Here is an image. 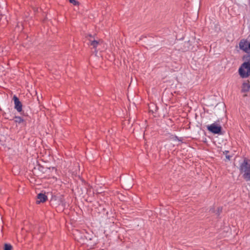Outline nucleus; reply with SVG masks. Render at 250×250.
I'll return each mask as SVG.
<instances>
[{
	"instance_id": "1",
	"label": "nucleus",
	"mask_w": 250,
	"mask_h": 250,
	"mask_svg": "<svg viewBox=\"0 0 250 250\" xmlns=\"http://www.w3.org/2000/svg\"><path fill=\"white\" fill-rule=\"evenodd\" d=\"M238 73L241 78H248L250 76V62H243L238 69Z\"/></svg>"
},
{
	"instance_id": "2",
	"label": "nucleus",
	"mask_w": 250,
	"mask_h": 250,
	"mask_svg": "<svg viewBox=\"0 0 250 250\" xmlns=\"http://www.w3.org/2000/svg\"><path fill=\"white\" fill-rule=\"evenodd\" d=\"M208 130L211 133L214 134H222V127L221 125L216 123H213L207 126Z\"/></svg>"
},
{
	"instance_id": "3",
	"label": "nucleus",
	"mask_w": 250,
	"mask_h": 250,
	"mask_svg": "<svg viewBox=\"0 0 250 250\" xmlns=\"http://www.w3.org/2000/svg\"><path fill=\"white\" fill-rule=\"evenodd\" d=\"M250 170V160L245 158L243 162L240 166L241 173H245Z\"/></svg>"
},
{
	"instance_id": "4",
	"label": "nucleus",
	"mask_w": 250,
	"mask_h": 250,
	"mask_svg": "<svg viewBox=\"0 0 250 250\" xmlns=\"http://www.w3.org/2000/svg\"><path fill=\"white\" fill-rule=\"evenodd\" d=\"M85 37L89 41L88 45L92 46L94 48L96 49L100 43L99 41L95 40L94 36L91 34L87 35Z\"/></svg>"
},
{
	"instance_id": "5",
	"label": "nucleus",
	"mask_w": 250,
	"mask_h": 250,
	"mask_svg": "<svg viewBox=\"0 0 250 250\" xmlns=\"http://www.w3.org/2000/svg\"><path fill=\"white\" fill-rule=\"evenodd\" d=\"M13 100L14 102L15 108L18 112L21 113L22 111V104L20 101L19 99L16 95H14Z\"/></svg>"
},
{
	"instance_id": "6",
	"label": "nucleus",
	"mask_w": 250,
	"mask_h": 250,
	"mask_svg": "<svg viewBox=\"0 0 250 250\" xmlns=\"http://www.w3.org/2000/svg\"><path fill=\"white\" fill-rule=\"evenodd\" d=\"M248 41L245 39H242L239 43V48L245 52H249L248 46H247Z\"/></svg>"
},
{
	"instance_id": "7",
	"label": "nucleus",
	"mask_w": 250,
	"mask_h": 250,
	"mask_svg": "<svg viewBox=\"0 0 250 250\" xmlns=\"http://www.w3.org/2000/svg\"><path fill=\"white\" fill-rule=\"evenodd\" d=\"M37 204H40L41 203H44L47 200V196L45 193H40L37 195Z\"/></svg>"
},
{
	"instance_id": "8",
	"label": "nucleus",
	"mask_w": 250,
	"mask_h": 250,
	"mask_svg": "<svg viewBox=\"0 0 250 250\" xmlns=\"http://www.w3.org/2000/svg\"><path fill=\"white\" fill-rule=\"evenodd\" d=\"M14 122L18 124H22L24 126H26V121L21 117L15 116L14 118Z\"/></svg>"
},
{
	"instance_id": "9",
	"label": "nucleus",
	"mask_w": 250,
	"mask_h": 250,
	"mask_svg": "<svg viewBox=\"0 0 250 250\" xmlns=\"http://www.w3.org/2000/svg\"><path fill=\"white\" fill-rule=\"evenodd\" d=\"M250 89V84L249 81L247 82L243 83L242 86L241 92H248Z\"/></svg>"
},
{
	"instance_id": "10",
	"label": "nucleus",
	"mask_w": 250,
	"mask_h": 250,
	"mask_svg": "<svg viewBox=\"0 0 250 250\" xmlns=\"http://www.w3.org/2000/svg\"><path fill=\"white\" fill-rule=\"evenodd\" d=\"M243 177L246 181H250V170L244 173Z\"/></svg>"
},
{
	"instance_id": "11",
	"label": "nucleus",
	"mask_w": 250,
	"mask_h": 250,
	"mask_svg": "<svg viewBox=\"0 0 250 250\" xmlns=\"http://www.w3.org/2000/svg\"><path fill=\"white\" fill-rule=\"evenodd\" d=\"M13 247L10 244L5 243L4 244L3 250H12Z\"/></svg>"
},
{
	"instance_id": "12",
	"label": "nucleus",
	"mask_w": 250,
	"mask_h": 250,
	"mask_svg": "<svg viewBox=\"0 0 250 250\" xmlns=\"http://www.w3.org/2000/svg\"><path fill=\"white\" fill-rule=\"evenodd\" d=\"M69 1L74 5H78L79 4V2L75 0H69Z\"/></svg>"
},
{
	"instance_id": "13",
	"label": "nucleus",
	"mask_w": 250,
	"mask_h": 250,
	"mask_svg": "<svg viewBox=\"0 0 250 250\" xmlns=\"http://www.w3.org/2000/svg\"><path fill=\"white\" fill-rule=\"evenodd\" d=\"M152 105L155 107V110L154 111L153 109H150V106H149V111L150 112L151 111L152 113H154V112L157 111V110L158 109V107L156 105H155L154 104H152Z\"/></svg>"
},
{
	"instance_id": "14",
	"label": "nucleus",
	"mask_w": 250,
	"mask_h": 250,
	"mask_svg": "<svg viewBox=\"0 0 250 250\" xmlns=\"http://www.w3.org/2000/svg\"><path fill=\"white\" fill-rule=\"evenodd\" d=\"M222 207H219L217 208V212L216 213V214L218 215H219V214L222 212Z\"/></svg>"
},
{
	"instance_id": "15",
	"label": "nucleus",
	"mask_w": 250,
	"mask_h": 250,
	"mask_svg": "<svg viewBox=\"0 0 250 250\" xmlns=\"http://www.w3.org/2000/svg\"><path fill=\"white\" fill-rule=\"evenodd\" d=\"M226 158H227L228 160H230V156H229V155H228L227 154V155H226Z\"/></svg>"
},
{
	"instance_id": "16",
	"label": "nucleus",
	"mask_w": 250,
	"mask_h": 250,
	"mask_svg": "<svg viewBox=\"0 0 250 250\" xmlns=\"http://www.w3.org/2000/svg\"><path fill=\"white\" fill-rule=\"evenodd\" d=\"M228 153H229V151H225V152H224V153L226 155H227Z\"/></svg>"
},
{
	"instance_id": "17",
	"label": "nucleus",
	"mask_w": 250,
	"mask_h": 250,
	"mask_svg": "<svg viewBox=\"0 0 250 250\" xmlns=\"http://www.w3.org/2000/svg\"><path fill=\"white\" fill-rule=\"evenodd\" d=\"M249 50H250V42L248 44Z\"/></svg>"
},
{
	"instance_id": "18",
	"label": "nucleus",
	"mask_w": 250,
	"mask_h": 250,
	"mask_svg": "<svg viewBox=\"0 0 250 250\" xmlns=\"http://www.w3.org/2000/svg\"><path fill=\"white\" fill-rule=\"evenodd\" d=\"M248 57H249V59H248V62H250V55L248 56Z\"/></svg>"
}]
</instances>
